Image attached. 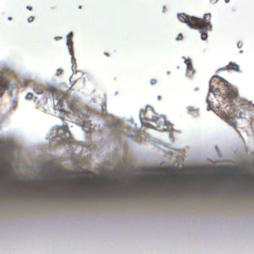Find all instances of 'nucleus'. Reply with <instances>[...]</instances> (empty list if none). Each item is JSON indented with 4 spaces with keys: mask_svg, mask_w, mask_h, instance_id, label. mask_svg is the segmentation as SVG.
<instances>
[{
    "mask_svg": "<svg viewBox=\"0 0 254 254\" xmlns=\"http://www.w3.org/2000/svg\"><path fill=\"white\" fill-rule=\"evenodd\" d=\"M65 182L70 186H73L78 190H86L88 188L87 182L97 188H100L102 191L108 193L115 194H122L125 191V188L117 179L111 181L110 178H92L90 179L87 177H77L65 179Z\"/></svg>",
    "mask_w": 254,
    "mask_h": 254,
    "instance_id": "1",
    "label": "nucleus"
},
{
    "mask_svg": "<svg viewBox=\"0 0 254 254\" xmlns=\"http://www.w3.org/2000/svg\"><path fill=\"white\" fill-rule=\"evenodd\" d=\"M211 17L210 13L205 14L203 18L189 16L185 13L178 15V18L180 21L187 24L191 28L202 30L201 38L203 40L207 38L206 31L212 29Z\"/></svg>",
    "mask_w": 254,
    "mask_h": 254,
    "instance_id": "2",
    "label": "nucleus"
},
{
    "mask_svg": "<svg viewBox=\"0 0 254 254\" xmlns=\"http://www.w3.org/2000/svg\"><path fill=\"white\" fill-rule=\"evenodd\" d=\"M215 78H218L219 79V81L221 83V85L224 87L225 90V94H223L222 96L224 99L228 98L229 100H234L237 98L238 96L237 89L230 85L224 79L218 76H213L212 79L210 80V90H211L212 89L211 83L213 80H214Z\"/></svg>",
    "mask_w": 254,
    "mask_h": 254,
    "instance_id": "3",
    "label": "nucleus"
},
{
    "mask_svg": "<svg viewBox=\"0 0 254 254\" xmlns=\"http://www.w3.org/2000/svg\"><path fill=\"white\" fill-rule=\"evenodd\" d=\"M170 174L171 170L170 169L163 168L161 170V174H154L144 177L142 179L145 182L154 181L156 184H160L165 182H170L172 180Z\"/></svg>",
    "mask_w": 254,
    "mask_h": 254,
    "instance_id": "4",
    "label": "nucleus"
},
{
    "mask_svg": "<svg viewBox=\"0 0 254 254\" xmlns=\"http://www.w3.org/2000/svg\"><path fill=\"white\" fill-rule=\"evenodd\" d=\"M154 113L152 109H146L145 110H141L139 114L140 120L142 121L143 120L148 121H155L157 122L159 120H161L162 124H164V118H156L154 116Z\"/></svg>",
    "mask_w": 254,
    "mask_h": 254,
    "instance_id": "5",
    "label": "nucleus"
},
{
    "mask_svg": "<svg viewBox=\"0 0 254 254\" xmlns=\"http://www.w3.org/2000/svg\"><path fill=\"white\" fill-rule=\"evenodd\" d=\"M57 133L58 136L61 137L63 143L70 142V133L68 130L67 126L64 125L63 126H57Z\"/></svg>",
    "mask_w": 254,
    "mask_h": 254,
    "instance_id": "6",
    "label": "nucleus"
},
{
    "mask_svg": "<svg viewBox=\"0 0 254 254\" xmlns=\"http://www.w3.org/2000/svg\"><path fill=\"white\" fill-rule=\"evenodd\" d=\"M240 107L243 110V112L237 110L236 111L237 112L236 116L238 118H241L244 115L247 110H248L251 107V103L248 100L242 99L239 102Z\"/></svg>",
    "mask_w": 254,
    "mask_h": 254,
    "instance_id": "7",
    "label": "nucleus"
},
{
    "mask_svg": "<svg viewBox=\"0 0 254 254\" xmlns=\"http://www.w3.org/2000/svg\"><path fill=\"white\" fill-rule=\"evenodd\" d=\"M220 116L222 119L227 122L230 126L236 127L237 124L236 122L235 121V117L231 113L227 114L225 112H222L220 113Z\"/></svg>",
    "mask_w": 254,
    "mask_h": 254,
    "instance_id": "8",
    "label": "nucleus"
},
{
    "mask_svg": "<svg viewBox=\"0 0 254 254\" xmlns=\"http://www.w3.org/2000/svg\"><path fill=\"white\" fill-rule=\"evenodd\" d=\"M9 81L4 76L0 75V97L4 93L5 90L9 88Z\"/></svg>",
    "mask_w": 254,
    "mask_h": 254,
    "instance_id": "9",
    "label": "nucleus"
},
{
    "mask_svg": "<svg viewBox=\"0 0 254 254\" xmlns=\"http://www.w3.org/2000/svg\"><path fill=\"white\" fill-rule=\"evenodd\" d=\"M39 193L43 194H47L53 192V188L52 185L47 182L44 183L38 189Z\"/></svg>",
    "mask_w": 254,
    "mask_h": 254,
    "instance_id": "10",
    "label": "nucleus"
},
{
    "mask_svg": "<svg viewBox=\"0 0 254 254\" xmlns=\"http://www.w3.org/2000/svg\"><path fill=\"white\" fill-rule=\"evenodd\" d=\"M185 63L187 64V75L189 77H191L195 72L191 64V61L190 59H186Z\"/></svg>",
    "mask_w": 254,
    "mask_h": 254,
    "instance_id": "11",
    "label": "nucleus"
},
{
    "mask_svg": "<svg viewBox=\"0 0 254 254\" xmlns=\"http://www.w3.org/2000/svg\"><path fill=\"white\" fill-rule=\"evenodd\" d=\"M222 70H233L235 71H238L239 70V67L238 64L235 63L230 62L228 65L226 66L225 67L221 68Z\"/></svg>",
    "mask_w": 254,
    "mask_h": 254,
    "instance_id": "12",
    "label": "nucleus"
},
{
    "mask_svg": "<svg viewBox=\"0 0 254 254\" xmlns=\"http://www.w3.org/2000/svg\"><path fill=\"white\" fill-rule=\"evenodd\" d=\"M55 108L61 112H63L65 113H66L64 108V101L62 99L59 100L57 105L55 106Z\"/></svg>",
    "mask_w": 254,
    "mask_h": 254,
    "instance_id": "13",
    "label": "nucleus"
},
{
    "mask_svg": "<svg viewBox=\"0 0 254 254\" xmlns=\"http://www.w3.org/2000/svg\"><path fill=\"white\" fill-rule=\"evenodd\" d=\"M68 108L73 112L77 111V108L76 104L73 101H70L67 102Z\"/></svg>",
    "mask_w": 254,
    "mask_h": 254,
    "instance_id": "14",
    "label": "nucleus"
},
{
    "mask_svg": "<svg viewBox=\"0 0 254 254\" xmlns=\"http://www.w3.org/2000/svg\"><path fill=\"white\" fill-rule=\"evenodd\" d=\"M33 90L37 94H42L44 91V88L41 85H36L34 87Z\"/></svg>",
    "mask_w": 254,
    "mask_h": 254,
    "instance_id": "15",
    "label": "nucleus"
},
{
    "mask_svg": "<svg viewBox=\"0 0 254 254\" xmlns=\"http://www.w3.org/2000/svg\"><path fill=\"white\" fill-rule=\"evenodd\" d=\"M33 97V95L31 93H28L26 96V99L27 100L32 99Z\"/></svg>",
    "mask_w": 254,
    "mask_h": 254,
    "instance_id": "16",
    "label": "nucleus"
},
{
    "mask_svg": "<svg viewBox=\"0 0 254 254\" xmlns=\"http://www.w3.org/2000/svg\"><path fill=\"white\" fill-rule=\"evenodd\" d=\"M63 72V69H60V68L58 69L56 71V75H57V76L60 75L61 74H62Z\"/></svg>",
    "mask_w": 254,
    "mask_h": 254,
    "instance_id": "17",
    "label": "nucleus"
},
{
    "mask_svg": "<svg viewBox=\"0 0 254 254\" xmlns=\"http://www.w3.org/2000/svg\"><path fill=\"white\" fill-rule=\"evenodd\" d=\"M183 38V35L182 34H179L177 37L176 38L177 40H182Z\"/></svg>",
    "mask_w": 254,
    "mask_h": 254,
    "instance_id": "18",
    "label": "nucleus"
},
{
    "mask_svg": "<svg viewBox=\"0 0 254 254\" xmlns=\"http://www.w3.org/2000/svg\"><path fill=\"white\" fill-rule=\"evenodd\" d=\"M150 83L152 85H154L157 83V80L156 79H152L150 81Z\"/></svg>",
    "mask_w": 254,
    "mask_h": 254,
    "instance_id": "19",
    "label": "nucleus"
},
{
    "mask_svg": "<svg viewBox=\"0 0 254 254\" xmlns=\"http://www.w3.org/2000/svg\"><path fill=\"white\" fill-rule=\"evenodd\" d=\"M34 19V16H30L28 18V21L29 22H32Z\"/></svg>",
    "mask_w": 254,
    "mask_h": 254,
    "instance_id": "20",
    "label": "nucleus"
},
{
    "mask_svg": "<svg viewBox=\"0 0 254 254\" xmlns=\"http://www.w3.org/2000/svg\"><path fill=\"white\" fill-rule=\"evenodd\" d=\"M188 111H189V112H191L192 111H194V110L193 109V108L192 107H189Z\"/></svg>",
    "mask_w": 254,
    "mask_h": 254,
    "instance_id": "21",
    "label": "nucleus"
},
{
    "mask_svg": "<svg viewBox=\"0 0 254 254\" xmlns=\"http://www.w3.org/2000/svg\"><path fill=\"white\" fill-rule=\"evenodd\" d=\"M26 8H27L28 10H32V6H27L26 7Z\"/></svg>",
    "mask_w": 254,
    "mask_h": 254,
    "instance_id": "22",
    "label": "nucleus"
},
{
    "mask_svg": "<svg viewBox=\"0 0 254 254\" xmlns=\"http://www.w3.org/2000/svg\"><path fill=\"white\" fill-rule=\"evenodd\" d=\"M104 54L105 55H106V56H107V57H110V54L109 53H108V52H104Z\"/></svg>",
    "mask_w": 254,
    "mask_h": 254,
    "instance_id": "23",
    "label": "nucleus"
},
{
    "mask_svg": "<svg viewBox=\"0 0 254 254\" xmlns=\"http://www.w3.org/2000/svg\"><path fill=\"white\" fill-rule=\"evenodd\" d=\"M229 1H230V0H225V1H226V2H228Z\"/></svg>",
    "mask_w": 254,
    "mask_h": 254,
    "instance_id": "24",
    "label": "nucleus"
},
{
    "mask_svg": "<svg viewBox=\"0 0 254 254\" xmlns=\"http://www.w3.org/2000/svg\"><path fill=\"white\" fill-rule=\"evenodd\" d=\"M158 98L159 99H161V97H160V96H158Z\"/></svg>",
    "mask_w": 254,
    "mask_h": 254,
    "instance_id": "25",
    "label": "nucleus"
},
{
    "mask_svg": "<svg viewBox=\"0 0 254 254\" xmlns=\"http://www.w3.org/2000/svg\"><path fill=\"white\" fill-rule=\"evenodd\" d=\"M54 183H55V184H57V181H54Z\"/></svg>",
    "mask_w": 254,
    "mask_h": 254,
    "instance_id": "26",
    "label": "nucleus"
},
{
    "mask_svg": "<svg viewBox=\"0 0 254 254\" xmlns=\"http://www.w3.org/2000/svg\"><path fill=\"white\" fill-rule=\"evenodd\" d=\"M161 125V124L159 123L158 125V127L160 126Z\"/></svg>",
    "mask_w": 254,
    "mask_h": 254,
    "instance_id": "27",
    "label": "nucleus"
}]
</instances>
